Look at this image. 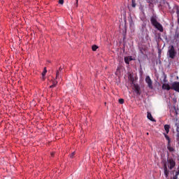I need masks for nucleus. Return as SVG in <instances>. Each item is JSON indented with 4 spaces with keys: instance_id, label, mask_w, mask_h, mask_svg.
I'll use <instances>...</instances> for the list:
<instances>
[{
    "instance_id": "obj_3",
    "label": "nucleus",
    "mask_w": 179,
    "mask_h": 179,
    "mask_svg": "<svg viewBox=\"0 0 179 179\" xmlns=\"http://www.w3.org/2000/svg\"><path fill=\"white\" fill-rule=\"evenodd\" d=\"M145 82L148 84V86L150 89H153V82L152 81L150 76H146Z\"/></svg>"
},
{
    "instance_id": "obj_16",
    "label": "nucleus",
    "mask_w": 179,
    "mask_h": 179,
    "mask_svg": "<svg viewBox=\"0 0 179 179\" xmlns=\"http://www.w3.org/2000/svg\"><path fill=\"white\" fill-rule=\"evenodd\" d=\"M179 171H176V175L173 177V179H178Z\"/></svg>"
},
{
    "instance_id": "obj_5",
    "label": "nucleus",
    "mask_w": 179,
    "mask_h": 179,
    "mask_svg": "<svg viewBox=\"0 0 179 179\" xmlns=\"http://www.w3.org/2000/svg\"><path fill=\"white\" fill-rule=\"evenodd\" d=\"M171 89L175 90V92H178L179 93V82H176L172 84Z\"/></svg>"
},
{
    "instance_id": "obj_6",
    "label": "nucleus",
    "mask_w": 179,
    "mask_h": 179,
    "mask_svg": "<svg viewBox=\"0 0 179 179\" xmlns=\"http://www.w3.org/2000/svg\"><path fill=\"white\" fill-rule=\"evenodd\" d=\"M169 173H170V171L167 169V164H164V173L166 178L169 177Z\"/></svg>"
},
{
    "instance_id": "obj_1",
    "label": "nucleus",
    "mask_w": 179,
    "mask_h": 179,
    "mask_svg": "<svg viewBox=\"0 0 179 179\" xmlns=\"http://www.w3.org/2000/svg\"><path fill=\"white\" fill-rule=\"evenodd\" d=\"M150 22H151V24H152V26H154L155 29H157L159 31H160L161 33H163L164 31L163 25H162L160 22H157V19L156 18V17L155 16L151 17Z\"/></svg>"
},
{
    "instance_id": "obj_20",
    "label": "nucleus",
    "mask_w": 179,
    "mask_h": 179,
    "mask_svg": "<svg viewBox=\"0 0 179 179\" xmlns=\"http://www.w3.org/2000/svg\"><path fill=\"white\" fill-rule=\"evenodd\" d=\"M59 73H61V71H57L56 79H58V78H59Z\"/></svg>"
},
{
    "instance_id": "obj_26",
    "label": "nucleus",
    "mask_w": 179,
    "mask_h": 179,
    "mask_svg": "<svg viewBox=\"0 0 179 179\" xmlns=\"http://www.w3.org/2000/svg\"><path fill=\"white\" fill-rule=\"evenodd\" d=\"M177 132V138L179 141V130L176 131Z\"/></svg>"
},
{
    "instance_id": "obj_22",
    "label": "nucleus",
    "mask_w": 179,
    "mask_h": 179,
    "mask_svg": "<svg viewBox=\"0 0 179 179\" xmlns=\"http://www.w3.org/2000/svg\"><path fill=\"white\" fill-rule=\"evenodd\" d=\"M165 138L166 139V141H169V143H170V137L165 134Z\"/></svg>"
},
{
    "instance_id": "obj_21",
    "label": "nucleus",
    "mask_w": 179,
    "mask_h": 179,
    "mask_svg": "<svg viewBox=\"0 0 179 179\" xmlns=\"http://www.w3.org/2000/svg\"><path fill=\"white\" fill-rule=\"evenodd\" d=\"M119 103H120V104H124V99H120Z\"/></svg>"
},
{
    "instance_id": "obj_8",
    "label": "nucleus",
    "mask_w": 179,
    "mask_h": 179,
    "mask_svg": "<svg viewBox=\"0 0 179 179\" xmlns=\"http://www.w3.org/2000/svg\"><path fill=\"white\" fill-rule=\"evenodd\" d=\"M147 117L150 121H152V122H156V120L153 118V116H152V113L150 112L147 113Z\"/></svg>"
},
{
    "instance_id": "obj_11",
    "label": "nucleus",
    "mask_w": 179,
    "mask_h": 179,
    "mask_svg": "<svg viewBox=\"0 0 179 179\" xmlns=\"http://www.w3.org/2000/svg\"><path fill=\"white\" fill-rule=\"evenodd\" d=\"M164 129H165L166 134H169V132H170V125L165 124L164 125Z\"/></svg>"
},
{
    "instance_id": "obj_25",
    "label": "nucleus",
    "mask_w": 179,
    "mask_h": 179,
    "mask_svg": "<svg viewBox=\"0 0 179 179\" xmlns=\"http://www.w3.org/2000/svg\"><path fill=\"white\" fill-rule=\"evenodd\" d=\"M75 156V152H72L71 155H70V157L72 159Z\"/></svg>"
},
{
    "instance_id": "obj_28",
    "label": "nucleus",
    "mask_w": 179,
    "mask_h": 179,
    "mask_svg": "<svg viewBox=\"0 0 179 179\" xmlns=\"http://www.w3.org/2000/svg\"><path fill=\"white\" fill-rule=\"evenodd\" d=\"M51 156H52V157H54V155H55V153L54 152H51Z\"/></svg>"
},
{
    "instance_id": "obj_9",
    "label": "nucleus",
    "mask_w": 179,
    "mask_h": 179,
    "mask_svg": "<svg viewBox=\"0 0 179 179\" xmlns=\"http://www.w3.org/2000/svg\"><path fill=\"white\" fill-rule=\"evenodd\" d=\"M134 92L136 93V94L140 95L141 94V88L138 85L134 86Z\"/></svg>"
},
{
    "instance_id": "obj_12",
    "label": "nucleus",
    "mask_w": 179,
    "mask_h": 179,
    "mask_svg": "<svg viewBox=\"0 0 179 179\" xmlns=\"http://www.w3.org/2000/svg\"><path fill=\"white\" fill-rule=\"evenodd\" d=\"M167 149L169 150V152H174V148L170 145V143H168Z\"/></svg>"
},
{
    "instance_id": "obj_17",
    "label": "nucleus",
    "mask_w": 179,
    "mask_h": 179,
    "mask_svg": "<svg viewBox=\"0 0 179 179\" xmlns=\"http://www.w3.org/2000/svg\"><path fill=\"white\" fill-rule=\"evenodd\" d=\"M97 48H99V46H97L96 45H93L92 47V51H97Z\"/></svg>"
},
{
    "instance_id": "obj_27",
    "label": "nucleus",
    "mask_w": 179,
    "mask_h": 179,
    "mask_svg": "<svg viewBox=\"0 0 179 179\" xmlns=\"http://www.w3.org/2000/svg\"><path fill=\"white\" fill-rule=\"evenodd\" d=\"M129 61H132V57H128Z\"/></svg>"
},
{
    "instance_id": "obj_23",
    "label": "nucleus",
    "mask_w": 179,
    "mask_h": 179,
    "mask_svg": "<svg viewBox=\"0 0 179 179\" xmlns=\"http://www.w3.org/2000/svg\"><path fill=\"white\" fill-rule=\"evenodd\" d=\"M59 3L60 5H64V0H59Z\"/></svg>"
},
{
    "instance_id": "obj_30",
    "label": "nucleus",
    "mask_w": 179,
    "mask_h": 179,
    "mask_svg": "<svg viewBox=\"0 0 179 179\" xmlns=\"http://www.w3.org/2000/svg\"><path fill=\"white\" fill-rule=\"evenodd\" d=\"M173 108H174V110H175V111H176V106H173Z\"/></svg>"
},
{
    "instance_id": "obj_14",
    "label": "nucleus",
    "mask_w": 179,
    "mask_h": 179,
    "mask_svg": "<svg viewBox=\"0 0 179 179\" xmlns=\"http://www.w3.org/2000/svg\"><path fill=\"white\" fill-rule=\"evenodd\" d=\"M131 6H132V8L136 7V0H131Z\"/></svg>"
},
{
    "instance_id": "obj_24",
    "label": "nucleus",
    "mask_w": 179,
    "mask_h": 179,
    "mask_svg": "<svg viewBox=\"0 0 179 179\" xmlns=\"http://www.w3.org/2000/svg\"><path fill=\"white\" fill-rule=\"evenodd\" d=\"M78 2H79V0H76V4H75L76 8H78Z\"/></svg>"
},
{
    "instance_id": "obj_4",
    "label": "nucleus",
    "mask_w": 179,
    "mask_h": 179,
    "mask_svg": "<svg viewBox=\"0 0 179 179\" xmlns=\"http://www.w3.org/2000/svg\"><path fill=\"white\" fill-rule=\"evenodd\" d=\"M168 163L169 164L170 170H173V169H174V167H176V161H174V159H173V158H169L168 159Z\"/></svg>"
},
{
    "instance_id": "obj_31",
    "label": "nucleus",
    "mask_w": 179,
    "mask_h": 179,
    "mask_svg": "<svg viewBox=\"0 0 179 179\" xmlns=\"http://www.w3.org/2000/svg\"><path fill=\"white\" fill-rule=\"evenodd\" d=\"M174 171H173V173H174Z\"/></svg>"
},
{
    "instance_id": "obj_13",
    "label": "nucleus",
    "mask_w": 179,
    "mask_h": 179,
    "mask_svg": "<svg viewBox=\"0 0 179 179\" xmlns=\"http://www.w3.org/2000/svg\"><path fill=\"white\" fill-rule=\"evenodd\" d=\"M175 127H176V131H179V121H178V120H176Z\"/></svg>"
},
{
    "instance_id": "obj_15",
    "label": "nucleus",
    "mask_w": 179,
    "mask_h": 179,
    "mask_svg": "<svg viewBox=\"0 0 179 179\" xmlns=\"http://www.w3.org/2000/svg\"><path fill=\"white\" fill-rule=\"evenodd\" d=\"M129 57H124V62H125V64H127V65H129Z\"/></svg>"
},
{
    "instance_id": "obj_7",
    "label": "nucleus",
    "mask_w": 179,
    "mask_h": 179,
    "mask_svg": "<svg viewBox=\"0 0 179 179\" xmlns=\"http://www.w3.org/2000/svg\"><path fill=\"white\" fill-rule=\"evenodd\" d=\"M173 41H175L176 44L179 43V33L178 31H176L173 36Z\"/></svg>"
},
{
    "instance_id": "obj_29",
    "label": "nucleus",
    "mask_w": 179,
    "mask_h": 179,
    "mask_svg": "<svg viewBox=\"0 0 179 179\" xmlns=\"http://www.w3.org/2000/svg\"><path fill=\"white\" fill-rule=\"evenodd\" d=\"M57 71H59L61 72V71H62V68L59 67V70Z\"/></svg>"
},
{
    "instance_id": "obj_18",
    "label": "nucleus",
    "mask_w": 179,
    "mask_h": 179,
    "mask_svg": "<svg viewBox=\"0 0 179 179\" xmlns=\"http://www.w3.org/2000/svg\"><path fill=\"white\" fill-rule=\"evenodd\" d=\"M45 73H47V68L46 67H45L43 69V71L42 73V76L43 77L45 76Z\"/></svg>"
},
{
    "instance_id": "obj_2",
    "label": "nucleus",
    "mask_w": 179,
    "mask_h": 179,
    "mask_svg": "<svg viewBox=\"0 0 179 179\" xmlns=\"http://www.w3.org/2000/svg\"><path fill=\"white\" fill-rule=\"evenodd\" d=\"M168 55L171 59H174L176 58V56L177 55V51L176 50L174 45H171L169 49Z\"/></svg>"
},
{
    "instance_id": "obj_19",
    "label": "nucleus",
    "mask_w": 179,
    "mask_h": 179,
    "mask_svg": "<svg viewBox=\"0 0 179 179\" xmlns=\"http://www.w3.org/2000/svg\"><path fill=\"white\" fill-rule=\"evenodd\" d=\"M57 83H58V82H54L53 84L50 86V89H52V87H55V86H57Z\"/></svg>"
},
{
    "instance_id": "obj_10",
    "label": "nucleus",
    "mask_w": 179,
    "mask_h": 179,
    "mask_svg": "<svg viewBox=\"0 0 179 179\" xmlns=\"http://www.w3.org/2000/svg\"><path fill=\"white\" fill-rule=\"evenodd\" d=\"M162 89L164 90H170V89H171V87H170V85H169V84H163Z\"/></svg>"
}]
</instances>
